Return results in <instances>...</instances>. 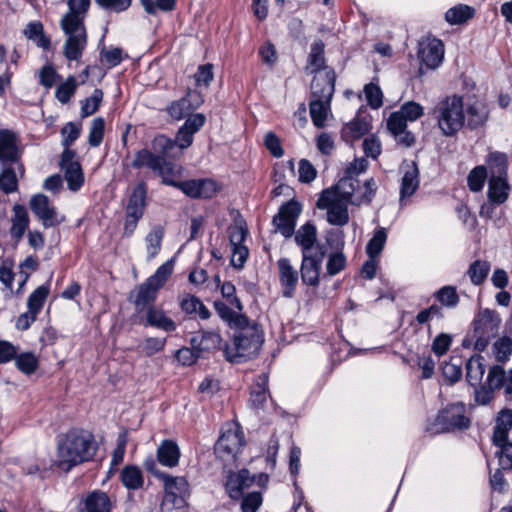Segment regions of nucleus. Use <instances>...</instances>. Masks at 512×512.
<instances>
[{"label": "nucleus", "mask_w": 512, "mask_h": 512, "mask_svg": "<svg viewBox=\"0 0 512 512\" xmlns=\"http://www.w3.org/2000/svg\"><path fill=\"white\" fill-rule=\"evenodd\" d=\"M246 236L247 228L245 222L242 219L235 220L234 223L229 227L231 246L243 245Z\"/></svg>", "instance_id": "obj_60"}, {"label": "nucleus", "mask_w": 512, "mask_h": 512, "mask_svg": "<svg viewBox=\"0 0 512 512\" xmlns=\"http://www.w3.org/2000/svg\"><path fill=\"white\" fill-rule=\"evenodd\" d=\"M192 347L198 352L216 349L221 344V337L215 331H203L200 336L191 339Z\"/></svg>", "instance_id": "obj_34"}, {"label": "nucleus", "mask_w": 512, "mask_h": 512, "mask_svg": "<svg viewBox=\"0 0 512 512\" xmlns=\"http://www.w3.org/2000/svg\"><path fill=\"white\" fill-rule=\"evenodd\" d=\"M344 183L349 187V189L347 188V195H344V197H346V200H348L351 205L355 206L369 203L377 188L373 178L361 184L356 178L344 177L336 185H344Z\"/></svg>", "instance_id": "obj_9"}, {"label": "nucleus", "mask_w": 512, "mask_h": 512, "mask_svg": "<svg viewBox=\"0 0 512 512\" xmlns=\"http://www.w3.org/2000/svg\"><path fill=\"white\" fill-rule=\"evenodd\" d=\"M466 370L467 381L472 386L479 385L485 372V368L483 365V357L479 355L471 357L467 362Z\"/></svg>", "instance_id": "obj_43"}, {"label": "nucleus", "mask_w": 512, "mask_h": 512, "mask_svg": "<svg viewBox=\"0 0 512 512\" xmlns=\"http://www.w3.org/2000/svg\"><path fill=\"white\" fill-rule=\"evenodd\" d=\"M146 187L144 184L137 185L128 201L126 208V220L124 232L131 235L137 227L139 219L143 216L146 206Z\"/></svg>", "instance_id": "obj_10"}, {"label": "nucleus", "mask_w": 512, "mask_h": 512, "mask_svg": "<svg viewBox=\"0 0 512 512\" xmlns=\"http://www.w3.org/2000/svg\"><path fill=\"white\" fill-rule=\"evenodd\" d=\"M387 240V233L384 228L375 231L373 237L366 246V252L369 258H377L383 250Z\"/></svg>", "instance_id": "obj_50"}, {"label": "nucleus", "mask_w": 512, "mask_h": 512, "mask_svg": "<svg viewBox=\"0 0 512 512\" xmlns=\"http://www.w3.org/2000/svg\"><path fill=\"white\" fill-rule=\"evenodd\" d=\"M186 496L187 495L165 493L163 501L161 503L162 511L176 512L183 509L186 505Z\"/></svg>", "instance_id": "obj_58"}, {"label": "nucleus", "mask_w": 512, "mask_h": 512, "mask_svg": "<svg viewBox=\"0 0 512 512\" xmlns=\"http://www.w3.org/2000/svg\"><path fill=\"white\" fill-rule=\"evenodd\" d=\"M364 94L367 103L373 109H378L383 103V93L380 87L374 83L366 84L364 87Z\"/></svg>", "instance_id": "obj_62"}, {"label": "nucleus", "mask_w": 512, "mask_h": 512, "mask_svg": "<svg viewBox=\"0 0 512 512\" xmlns=\"http://www.w3.org/2000/svg\"><path fill=\"white\" fill-rule=\"evenodd\" d=\"M162 157L160 155H155L151 151L147 149H143L138 151L135 154L134 160L132 162V167L134 168H142L147 167L152 171L156 172L160 167V161Z\"/></svg>", "instance_id": "obj_41"}, {"label": "nucleus", "mask_w": 512, "mask_h": 512, "mask_svg": "<svg viewBox=\"0 0 512 512\" xmlns=\"http://www.w3.org/2000/svg\"><path fill=\"white\" fill-rule=\"evenodd\" d=\"M174 263L175 260L172 258L159 266L155 273L147 279L149 285L154 286L157 290L162 288L173 273Z\"/></svg>", "instance_id": "obj_42"}, {"label": "nucleus", "mask_w": 512, "mask_h": 512, "mask_svg": "<svg viewBox=\"0 0 512 512\" xmlns=\"http://www.w3.org/2000/svg\"><path fill=\"white\" fill-rule=\"evenodd\" d=\"M324 63V44L321 41H316L311 45L306 71L309 73H315V76L326 71H332L331 69L324 67Z\"/></svg>", "instance_id": "obj_28"}, {"label": "nucleus", "mask_w": 512, "mask_h": 512, "mask_svg": "<svg viewBox=\"0 0 512 512\" xmlns=\"http://www.w3.org/2000/svg\"><path fill=\"white\" fill-rule=\"evenodd\" d=\"M146 325L172 332L176 329V323L166 312L160 308L150 306L146 312Z\"/></svg>", "instance_id": "obj_26"}, {"label": "nucleus", "mask_w": 512, "mask_h": 512, "mask_svg": "<svg viewBox=\"0 0 512 512\" xmlns=\"http://www.w3.org/2000/svg\"><path fill=\"white\" fill-rule=\"evenodd\" d=\"M490 175L507 176V157L503 153L493 152L487 158Z\"/></svg>", "instance_id": "obj_46"}, {"label": "nucleus", "mask_w": 512, "mask_h": 512, "mask_svg": "<svg viewBox=\"0 0 512 512\" xmlns=\"http://www.w3.org/2000/svg\"><path fill=\"white\" fill-rule=\"evenodd\" d=\"M437 125L445 136L455 135L465 123V105L458 95L448 96L435 108Z\"/></svg>", "instance_id": "obj_5"}, {"label": "nucleus", "mask_w": 512, "mask_h": 512, "mask_svg": "<svg viewBox=\"0 0 512 512\" xmlns=\"http://www.w3.org/2000/svg\"><path fill=\"white\" fill-rule=\"evenodd\" d=\"M164 482L165 493L169 494H188V482L184 477H174L162 473L159 475Z\"/></svg>", "instance_id": "obj_44"}, {"label": "nucleus", "mask_w": 512, "mask_h": 512, "mask_svg": "<svg viewBox=\"0 0 512 512\" xmlns=\"http://www.w3.org/2000/svg\"><path fill=\"white\" fill-rule=\"evenodd\" d=\"M468 125L478 127L484 124L488 118L487 105L479 99H474L465 107Z\"/></svg>", "instance_id": "obj_32"}, {"label": "nucleus", "mask_w": 512, "mask_h": 512, "mask_svg": "<svg viewBox=\"0 0 512 512\" xmlns=\"http://www.w3.org/2000/svg\"><path fill=\"white\" fill-rule=\"evenodd\" d=\"M30 209L41 221L44 228L54 227L65 220V217L51 205L48 197L44 194L34 195L30 199Z\"/></svg>", "instance_id": "obj_11"}, {"label": "nucleus", "mask_w": 512, "mask_h": 512, "mask_svg": "<svg viewBox=\"0 0 512 512\" xmlns=\"http://www.w3.org/2000/svg\"><path fill=\"white\" fill-rule=\"evenodd\" d=\"M400 201L410 198L418 189L419 169L415 162H404L401 167Z\"/></svg>", "instance_id": "obj_20"}, {"label": "nucleus", "mask_w": 512, "mask_h": 512, "mask_svg": "<svg viewBox=\"0 0 512 512\" xmlns=\"http://www.w3.org/2000/svg\"><path fill=\"white\" fill-rule=\"evenodd\" d=\"M334 71H326L314 76L311 83L313 100L310 103V115L315 126L321 128L331 115L330 101L335 87Z\"/></svg>", "instance_id": "obj_2"}, {"label": "nucleus", "mask_w": 512, "mask_h": 512, "mask_svg": "<svg viewBox=\"0 0 512 512\" xmlns=\"http://www.w3.org/2000/svg\"><path fill=\"white\" fill-rule=\"evenodd\" d=\"M262 343L263 334L257 325L240 326L233 343L225 348L226 358L231 362L252 358L258 354Z\"/></svg>", "instance_id": "obj_4"}, {"label": "nucleus", "mask_w": 512, "mask_h": 512, "mask_svg": "<svg viewBox=\"0 0 512 512\" xmlns=\"http://www.w3.org/2000/svg\"><path fill=\"white\" fill-rule=\"evenodd\" d=\"M510 185L507 176L490 175L488 180L487 197L492 203L503 204L509 196Z\"/></svg>", "instance_id": "obj_23"}, {"label": "nucleus", "mask_w": 512, "mask_h": 512, "mask_svg": "<svg viewBox=\"0 0 512 512\" xmlns=\"http://www.w3.org/2000/svg\"><path fill=\"white\" fill-rule=\"evenodd\" d=\"M244 444V434L239 425L228 423L222 428L215 453L223 461H231L242 451Z\"/></svg>", "instance_id": "obj_7"}, {"label": "nucleus", "mask_w": 512, "mask_h": 512, "mask_svg": "<svg viewBox=\"0 0 512 512\" xmlns=\"http://www.w3.org/2000/svg\"><path fill=\"white\" fill-rule=\"evenodd\" d=\"M103 100V92L100 89H94L92 94L81 102V116L83 118L95 114Z\"/></svg>", "instance_id": "obj_48"}, {"label": "nucleus", "mask_w": 512, "mask_h": 512, "mask_svg": "<svg viewBox=\"0 0 512 512\" xmlns=\"http://www.w3.org/2000/svg\"><path fill=\"white\" fill-rule=\"evenodd\" d=\"M494 354L498 361H506L512 354V340L508 337H502L494 343Z\"/></svg>", "instance_id": "obj_64"}, {"label": "nucleus", "mask_w": 512, "mask_h": 512, "mask_svg": "<svg viewBox=\"0 0 512 512\" xmlns=\"http://www.w3.org/2000/svg\"><path fill=\"white\" fill-rule=\"evenodd\" d=\"M189 197L210 198L218 191V185L211 179L188 180L177 182L176 186Z\"/></svg>", "instance_id": "obj_19"}, {"label": "nucleus", "mask_w": 512, "mask_h": 512, "mask_svg": "<svg viewBox=\"0 0 512 512\" xmlns=\"http://www.w3.org/2000/svg\"><path fill=\"white\" fill-rule=\"evenodd\" d=\"M15 363L21 372L31 374L37 369L38 359L32 353H23L15 358Z\"/></svg>", "instance_id": "obj_61"}, {"label": "nucleus", "mask_w": 512, "mask_h": 512, "mask_svg": "<svg viewBox=\"0 0 512 512\" xmlns=\"http://www.w3.org/2000/svg\"><path fill=\"white\" fill-rule=\"evenodd\" d=\"M48 294V286L42 285L38 287L28 298V310L37 315L41 310Z\"/></svg>", "instance_id": "obj_54"}, {"label": "nucleus", "mask_w": 512, "mask_h": 512, "mask_svg": "<svg viewBox=\"0 0 512 512\" xmlns=\"http://www.w3.org/2000/svg\"><path fill=\"white\" fill-rule=\"evenodd\" d=\"M512 428V410L504 408L500 410L495 419L493 430V443H500L508 439V433Z\"/></svg>", "instance_id": "obj_30"}, {"label": "nucleus", "mask_w": 512, "mask_h": 512, "mask_svg": "<svg viewBox=\"0 0 512 512\" xmlns=\"http://www.w3.org/2000/svg\"><path fill=\"white\" fill-rule=\"evenodd\" d=\"M121 482L129 490H138L144 484V477L141 469L135 465L125 466L121 471Z\"/></svg>", "instance_id": "obj_37"}, {"label": "nucleus", "mask_w": 512, "mask_h": 512, "mask_svg": "<svg viewBox=\"0 0 512 512\" xmlns=\"http://www.w3.org/2000/svg\"><path fill=\"white\" fill-rule=\"evenodd\" d=\"M135 293L134 303L137 310H140L155 301L158 290L146 280L135 289Z\"/></svg>", "instance_id": "obj_40"}, {"label": "nucleus", "mask_w": 512, "mask_h": 512, "mask_svg": "<svg viewBox=\"0 0 512 512\" xmlns=\"http://www.w3.org/2000/svg\"><path fill=\"white\" fill-rule=\"evenodd\" d=\"M156 173L162 177L165 184L176 186L178 181H175L174 178L179 174V169L175 164L167 161L166 158L162 157L160 167L157 169Z\"/></svg>", "instance_id": "obj_51"}, {"label": "nucleus", "mask_w": 512, "mask_h": 512, "mask_svg": "<svg viewBox=\"0 0 512 512\" xmlns=\"http://www.w3.org/2000/svg\"><path fill=\"white\" fill-rule=\"evenodd\" d=\"M500 323L499 315L493 311L486 309L479 313L475 321V331L479 334L475 343L477 349L485 347L486 340L497 333Z\"/></svg>", "instance_id": "obj_15"}, {"label": "nucleus", "mask_w": 512, "mask_h": 512, "mask_svg": "<svg viewBox=\"0 0 512 512\" xmlns=\"http://www.w3.org/2000/svg\"><path fill=\"white\" fill-rule=\"evenodd\" d=\"M215 309L219 316L226 322L237 327L242 326L246 322V318L232 311L227 305L221 302L215 303Z\"/></svg>", "instance_id": "obj_57"}, {"label": "nucleus", "mask_w": 512, "mask_h": 512, "mask_svg": "<svg viewBox=\"0 0 512 512\" xmlns=\"http://www.w3.org/2000/svg\"><path fill=\"white\" fill-rule=\"evenodd\" d=\"M203 103L202 95L197 91H189L185 97L172 102L167 107L168 114L175 120L190 115Z\"/></svg>", "instance_id": "obj_18"}, {"label": "nucleus", "mask_w": 512, "mask_h": 512, "mask_svg": "<svg viewBox=\"0 0 512 512\" xmlns=\"http://www.w3.org/2000/svg\"><path fill=\"white\" fill-rule=\"evenodd\" d=\"M163 237L164 229L161 226L153 227L146 235L144 243L148 260L155 258L159 254Z\"/></svg>", "instance_id": "obj_35"}, {"label": "nucleus", "mask_w": 512, "mask_h": 512, "mask_svg": "<svg viewBox=\"0 0 512 512\" xmlns=\"http://www.w3.org/2000/svg\"><path fill=\"white\" fill-rule=\"evenodd\" d=\"M182 311L190 315H197L201 319H208L210 312L202 301L190 294L183 295L180 300Z\"/></svg>", "instance_id": "obj_33"}, {"label": "nucleus", "mask_w": 512, "mask_h": 512, "mask_svg": "<svg viewBox=\"0 0 512 512\" xmlns=\"http://www.w3.org/2000/svg\"><path fill=\"white\" fill-rule=\"evenodd\" d=\"M324 256L325 248L323 245H318L312 254L302 255L301 277L305 284L318 285Z\"/></svg>", "instance_id": "obj_13"}, {"label": "nucleus", "mask_w": 512, "mask_h": 512, "mask_svg": "<svg viewBox=\"0 0 512 512\" xmlns=\"http://www.w3.org/2000/svg\"><path fill=\"white\" fill-rule=\"evenodd\" d=\"M157 459L162 466L175 467L179 463L180 449L171 440H164L157 449Z\"/></svg>", "instance_id": "obj_27"}, {"label": "nucleus", "mask_w": 512, "mask_h": 512, "mask_svg": "<svg viewBox=\"0 0 512 512\" xmlns=\"http://www.w3.org/2000/svg\"><path fill=\"white\" fill-rule=\"evenodd\" d=\"M77 86L76 78L74 76L68 77L56 89L55 96L57 100L63 104L69 102L75 93Z\"/></svg>", "instance_id": "obj_52"}, {"label": "nucleus", "mask_w": 512, "mask_h": 512, "mask_svg": "<svg viewBox=\"0 0 512 512\" xmlns=\"http://www.w3.org/2000/svg\"><path fill=\"white\" fill-rule=\"evenodd\" d=\"M96 452L93 436L84 430H71L63 435L57 445L54 464L64 472L89 461Z\"/></svg>", "instance_id": "obj_1"}, {"label": "nucleus", "mask_w": 512, "mask_h": 512, "mask_svg": "<svg viewBox=\"0 0 512 512\" xmlns=\"http://www.w3.org/2000/svg\"><path fill=\"white\" fill-rule=\"evenodd\" d=\"M61 28L67 36L63 45L64 56L70 61H78L83 54L87 44V34L84 24L79 21L61 24Z\"/></svg>", "instance_id": "obj_8"}, {"label": "nucleus", "mask_w": 512, "mask_h": 512, "mask_svg": "<svg viewBox=\"0 0 512 512\" xmlns=\"http://www.w3.org/2000/svg\"><path fill=\"white\" fill-rule=\"evenodd\" d=\"M113 503L109 496L101 491H94L84 500L85 512H111Z\"/></svg>", "instance_id": "obj_31"}, {"label": "nucleus", "mask_w": 512, "mask_h": 512, "mask_svg": "<svg viewBox=\"0 0 512 512\" xmlns=\"http://www.w3.org/2000/svg\"><path fill=\"white\" fill-rule=\"evenodd\" d=\"M12 211L10 234L16 240H20L28 228L29 215L25 207L19 204L14 205Z\"/></svg>", "instance_id": "obj_29"}, {"label": "nucleus", "mask_w": 512, "mask_h": 512, "mask_svg": "<svg viewBox=\"0 0 512 512\" xmlns=\"http://www.w3.org/2000/svg\"><path fill=\"white\" fill-rule=\"evenodd\" d=\"M90 6V0H68L69 11L62 19L61 24L67 20L70 23L79 21L80 24H84V18Z\"/></svg>", "instance_id": "obj_39"}, {"label": "nucleus", "mask_w": 512, "mask_h": 512, "mask_svg": "<svg viewBox=\"0 0 512 512\" xmlns=\"http://www.w3.org/2000/svg\"><path fill=\"white\" fill-rule=\"evenodd\" d=\"M24 34L28 39L34 41L39 47L46 49L50 45V40L43 34V26L38 21L29 23L24 30Z\"/></svg>", "instance_id": "obj_47"}, {"label": "nucleus", "mask_w": 512, "mask_h": 512, "mask_svg": "<svg viewBox=\"0 0 512 512\" xmlns=\"http://www.w3.org/2000/svg\"><path fill=\"white\" fill-rule=\"evenodd\" d=\"M487 169L480 165L472 169L467 177L468 186L471 191L479 192L482 190L485 180L487 179Z\"/></svg>", "instance_id": "obj_53"}, {"label": "nucleus", "mask_w": 512, "mask_h": 512, "mask_svg": "<svg viewBox=\"0 0 512 512\" xmlns=\"http://www.w3.org/2000/svg\"><path fill=\"white\" fill-rule=\"evenodd\" d=\"M75 153L71 149H65L62 153L61 168L64 171V177L68 189L76 192L84 184V174L81 165L74 160Z\"/></svg>", "instance_id": "obj_14"}, {"label": "nucleus", "mask_w": 512, "mask_h": 512, "mask_svg": "<svg viewBox=\"0 0 512 512\" xmlns=\"http://www.w3.org/2000/svg\"><path fill=\"white\" fill-rule=\"evenodd\" d=\"M475 10L465 4H458L445 12V20L450 25H460L474 16Z\"/></svg>", "instance_id": "obj_38"}, {"label": "nucleus", "mask_w": 512, "mask_h": 512, "mask_svg": "<svg viewBox=\"0 0 512 512\" xmlns=\"http://www.w3.org/2000/svg\"><path fill=\"white\" fill-rule=\"evenodd\" d=\"M370 130V123L366 118H356L347 123L342 129V137L346 141H355Z\"/></svg>", "instance_id": "obj_36"}, {"label": "nucleus", "mask_w": 512, "mask_h": 512, "mask_svg": "<svg viewBox=\"0 0 512 512\" xmlns=\"http://www.w3.org/2000/svg\"><path fill=\"white\" fill-rule=\"evenodd\" d=\"M435 297L441 305L449 308L456 307L459 302V296L453 286L442 287L436 292Z\"/></svg>", "instance_id": "obj_55"}, {"label": "nucleus", "mask_w": 512, "mask_h": 512, "mask_svg": "<svg viewBox=\"0 0 512 512\" xmlns=\"http://www.w3.org/2000/svg\"><path fill=\"white\" fill-rule=\"evenodd\" d=\"M295 241L301 247L302 255L314 253L316 247L320 245L319 243H317L316 227L310 223L302 225L296 231Z\"/></svg>", "instance_id": "obj_24"}, {"label": "nucleus", "mask_w": 512, "mask_h": 512, "mask_svg": "<svg viewBox=\"0 0 512 512\" xmlns=\"http://www.w3.org/2000/svg\"><path fill=\"white\" fill-rule=\"evenodd\" d=\"M280 282L283 287V295L291 297L298 283V271L287 258H281L277 262Z\"/></svg>", "instance_id": "obj_21"}, {"label": "nucleus", "mask_w": 512, "mask_h": 512, "mask_svg": "<svg viewBox=\"0 0 512 512\" xmlns=\"http://www.w3.org/2000/svg\"><path fill=\"white\" fill-rule=\"evenodd\" d=\"M470 422L465 404L457 402L440 410L434 422L428 426V430L433 433H440L455 429H467Z\"/></svg>", "instance_id": "obj_6"}, {"label": "nucleus", "mask_w": 512, "mask_h": 512, "mask_svg": "<svg viewBox=\"0 0 512 512\" xmlns=\"http://www.w3.org/2000/svg\"><path fill=\"white\" fill-rule=\"evenodd\" d=\"M81 133V126L73 122H68L61 130L62 145L65 149H70V146L78 139Z\"/></svg>", "instance_id": "obj_59"}, {"label": "nucleus", "mask_w": 512, "mask_h": 512, "mask_svg": "<svg viewBox=\"0 0 512 512\" xmlns=\"http://www.w3.org/2000/svg\"><path fill=\"white\" fill-rule=\"evenodd\" d=\"M487 381L491 388H503L506 394L512 395V369L505 371L499 365L493 366L489 370Z\"/></svg>", "instance_id": "obj_25"}, {"label": "nucleus", "mask_w": 512, "mask_h": 512, "mask_svg": "<svg viewBox=\"0 0 512 512\" xmlns=\"http://www.w3.org/2000/svg\"><path fill=\"white\" fill-rule=\"evenodd\" d=\"M490 271V264L487 261L476 260L468 268L467 274L474 285H481Z\"/></svg>", "instance_id": "obj_45"}, {"label": "nucleus", "mask_w": 512, "mask_h": 512, "mask_svg": "<svg viewBox=\"0 0 512 512\" xmlns=\"http://www.w3.org/2000/svg\"><path fill=\"white\" fill-rule=\"evenodd\" d=\"M496 447L495 456L498 458L502 469L512 468V442L508 439L500 443H493Z\"/></svg>", "instance_id": "obj_49"}, {"label": "nucleus", "mask_w": 512, "mask_h": 512, "mask_svg": "<svg viewBox=\"0 0 512 512\" xmlns=\"http://www.w3.org/2000/svg\"><path fill=\"white\" fill-rule=\"evenodd\" d=\"M166 344L165 338L148 337L141 344L142 353L146 356H153L161 352Z\"/></svg>", "instance_id": "obj_63"}, {"label": "nucleus", "mask_w": 512, "mask_h": 512, "mask_svg": "<svg viewBox=\"0 0 512 512\" xmlns=\"http://www.w3.org/2000/svg\"><path fill=\"white\" fill-rule=\"evenodd\" d=\"M19 156L20 149L16 134L9 130H0V161L14 162Z\"/></svg>", "instance_id": "obj_22"}, {"label": "nucleus", "mask_w": 512, "mask_h": 512, "mask_svg": "<svg viewBox=\"0 0 512 512\" xmlns=\"http://www.w3.org/2000/svg\"><path fill=\"white\" fill-rule=\"evenodd\" d=\"M300 212L301 207L297 202H288L283 205L273 219L276 230L286 238L292 236Z\"/></svg>", "instance_id": "obj_16"}, {"label": "nucleus", "mask_w": 512, "mask_h": 512, "mask_svg": "<svg viewBox=\"0 0 512 512\" xmlns=\"http://www.w3.org/2000/svg\"><path fill=\"white\" fill-rule=\"evenodd\" d=\"M104 131V119L102 117H97L93 119L88 134V142L92 147H98L102 143Z\"/></svg>", "instance_id": "obj_56"}, {"label": "nucleus", "mask_w": 512, "mask_h": 512, "mask_svg": "<svg viewBox=\"0 0 512 512\" xmlns=\"http://www.w3.org/2000/svg\"><path fill=\"white\" fill-rule=\"evenodd\" d=\"M268 482L266 474H259L251 476L248 470H241L237 473H231L226 482V490L229 496L233 499L241 497L243 491L251 487L254 483L264 486Z\"/></svg>", "instance_id": "obj_12"}, {"label": "nucleus", "mask_w": 512, "mask_h": 512, "mask_svg": "<svg viewBox=\"0 0 512 512\" xmlns=\"http://www.w3.org/2000/svg\"><path fill=\"white\" fill-rule=\"evenodd\" d=\"M348 186L335 185L323 190L316 202V206L320 210L326 211V220L333 226H344L348 224L350 217L348 212L347 195Z\"/></svg>", "instance_id": "obj_3"}, {"label": "nucleus", "mask_w": 512, "mask_h": 512, "mask_svg": "<svg viewBox=\"0 0 512 512\" xmlns=\"http://www.w3.org/2000/svg\"><path fill=\"white\" fill-rule=\"evenodd\" d=\"M419 58L427 68H437L444 57V46L437 38H427L420 42Z\"/></svg>", "instance_id": "obj_17"}]
</instances>
